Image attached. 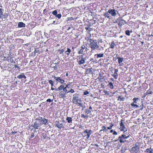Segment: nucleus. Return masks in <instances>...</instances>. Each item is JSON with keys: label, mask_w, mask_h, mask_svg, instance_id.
Here are the masks:
<instances>
[{"label": "nucleus", "mask_w": 153, "mask_h": 153, "mask_svg": "<svg viewBox=\"0 0 153 153\" xmlns=\"http://www.w3.org/2000/svg\"><path fill=\"white\" fill-rule=\"evenodd\" d=\"M104 55L103 53H99L95 54L94 57L95 58L98 59V58H100L103 57Z\"/></svg>", "instance_id": "obj_21"}, {"label": "nucleus", "mask_w": 153, "mask_h": 153, "mask_svg": "<svg viewBox=\"0 0 153 153\" xmlns=\"http://www.w3.org/2000/svg\"><path fill=\"white\" fill-rule=\"evenodd\" d=\"M90 13H91V16H94V13H93V12L91 11Z\"/></svg>", "instance_id": "obj_63"}, {"label": "nucleus", "mask_w": 153, "mask_h": 153, "mask_svg": "<svg viewBox=\"0 0 153 153\" xmlns=\"http://www.w3.org/2000/svg\"><path fill=\"white\" fill-rule=\"evenodd\" d=\"M65 94H64V93H61L58 95V96L60 98H63L64 99V98L66 97L65 96Z\"/></svg>", "instance_id": "obj_24"}, {"label": "nucleus", "mask_w": 153, "mask_h": 153, "mask_svg": "<svg viewBox=\"0 0 153 153\" xmlns=\"http://www.w3.org/2000/svg\"><path fill=\"white\" fill-rule=\"evenodd\" d=\"M58 51L59 52L60 54H62L64 51V49H62V50L59 49Z\"/></svg>", "instance_id": "obj_40"}, {"label": "nucleus", "mask_w": 153, "mask_h": 153, "mask_svg": "<svg viewBox=\"0 0 153 153\" xmlns=\"http://www.w3.org/2000/svg\"><path fill=\"white\" fill-rule=\"evenodd\" d=\"M90 47L93 50L95 49H98L99 48V45H97V41L94 40L92 41V42H91V43L90 44Z\"/></svg>", "instance_id": "obj_4"}, {"label": "nucleus", "mask_w": 153, "mask_h": 153, "mask_svg": "<svg viewBox=\"0 0 153 153\" xmlns=\"http://www.w3.org/2000/svg\"><path fill=\"white\" fill-rule=\"evenodd\" d=\"M91 112V111L90 110L86 109L85 113L87 114H89Z\"/></svg>", "instance_id": "obj_45"}, {"label": "nucleus", "mask_w": 153, "mask_h": 153, "mask_svg": "<svg viewBox=\"0 0 153 153\" xmlns=\"http://www.w3.org/2000/svg\"><path fill=\"white\" fill-rule=\"evenodd\" d=\"M58 19H56L55 20H54L53 23H52V24H58L60 23V22H59V21H58Z\"/></svg>", "instance_id": "obj_26"}, {"label": "nucleus", "mask_w": 153, "mask_h": 153, "mask_svg": "<svg viewBox=\"0 0 153 153\" xmlns=\"http://www.w3.org/2000/svg\"><path fill=\"white\" fill-rule=\"evenodd\" d=\"M54 16L53 15H51L50 17H49V19H54Z\"/></svg>", "instance_id": "obj_56"}, {"label": "nucleus", "mask_w": 153, "mask_h": 153, "mask_svg": "<svg viewBox=\"0 0 153 153\" xmlns=\"http://www.w3.org/2000/svg\"><path fill=\"white\" fill-rule=\"evenodd\" d=\"M52 77L53 78H54V79H55L56 80V79H57V77H56L55 76H53V75L52 76Z\"/></svg>", "instance_id": "obj_60"}, {"label": "nucleus", "mask_w": 153, "mask_h": 153, "mask_svg": "<svg viewBox=\"0 0 153 153\" xmlns=\"http://www.w3.org/2000/svg\"><path fill=\"white\" fill-rule=\"evenodd\" d=\"M87 58H88L87 57H85L84 58H83V60H84V61H85L86 60V59Z\"/></svg>", "instance_id": "obj_62"}, {"label": "nucleus", "mask_w": 153, "mask_h": 153, "mask_svg": "<svg viewBox=\"0 0 153 153\" xmlns=\"http://www.w3.org/2000/svg\"><path fill=\"white\" fill-rule=\"evenodd\" d=\"M26 35L27 36H30V35H31L32 34V33L31 32H29L28 33V34H27V33H26Z\"/></svg>", "instance_id": "obj_51"}, {"label": "nucleus", "mask_w": 153, "mask_h": 153, "mask_svg": "<svg viewBox=\"0 0 153 153\" xmlns=\"http://www.w3.org/2000/svg\"><path fill=\"white\" fill-rule=\"evenodd\" d=\"M34 53H35H35H38V54H40V51L38 50H35Z\"/></svg>", "instance_id": "obj_47"}, {"label": "nucleus", "mask_w": 153, "mask_h": 153, "mask_svg": "<svg viewBox=\"0 0 153 153\" xmlns=\"http://www.w3.org/2000/svg\"><path fill=\"white\" fill-rule=\"evenodd\" d=\"M74 92V90L72 89H71L69 91H68V93L70 92L71 93H73Z\"/></svg>", "instance_id": "obj_57"}, {"label": "nucleus", "mask_w": 153, "mask_h": 153, "mask_svg": "<svg viewBox=\"0 0 153 153\" xmlns=\"http://www.w3.org/2000/svg\"><path fill=\"white\" fill-rule=\"evenodd\" d=\"M52 13L54 16V18H57L58 19H60L61 18L62 16L61 14L60 13H59V12H58L57 10H55L53 11Z\"/></svg>", "instance_id": "obj_6"}, {"label": "nucleus", "mask_w": 153, "mask_h": 153, "mask_svg": "<svg viewBox=\"0 0 153 153\" xmlns=\"http://www.w3.org/2000/svg\"><path fill=\"white\" fill-rule=\"evenodd\" d=\"M63 91L65 92V94L68 93V91H67L66 88H64Z\"/></svg>", "instance_id": "obj_46"}, {"label": "nucleus", "mask_w": 153, "mask_h": 153, "mask_svg": "<svg viewBox=\"0 0 153 153\" xmlns=\"http://www.w3.org/2000/svg\"><path fill=\"white\" fill-rule=\"evenodd\" d=\"M66 120L68 123H71L72 122V118L70 117H67L66 118Z\"/></svg>", "instance_id": "obj_28"}, {"label": "nucleus", "mask_w": 153, "mask_h": 153, "mask_svg": "<svg viewBox=\"0 0 153 153\" xmlns=\"http://www.w3.org/2000/svg\"><path fill=\"white\" fill-rule=\"evenodd\" d=\"M102 130L105 131V132L108 131V130L107 129H106V128L104 126H103L102 127Z\"/></svg>", "instance_id": "obj_42"}, {"label": "nucleus", "mask_w": 153, "mask_h": 153, "mask_svg": "<svg viewBox=\"0 0 153 153\" xmlns=\"http://www.w3.org/2000/svg\"><path fill=\"white\" fill-rule=\"evenodd\" d=\"M89 93L88 91H86L83 92V94L85 95L89 94Z\"/></svg>", "instance_id": "obj_50"}, {"label": "nucleus", "mask_w": 153, "mask_h": 153, "mask_svg": "<svg viewBox=\"0 0 153 153\" xmlns=\"http://www.w3.org/2000/svg\"><path fill=\"white\" fill-rule=\"evenodd\" d=\"M117 10L114 9H109L108 10V13L109 14H111L112 16H115L117 15Z\"/></svg>", "instance_id": "obj_9"}, {"label": "nucleus", "mask_w": 153, "mask_h": 153, "mask_svg": "<svg viewBox=\"0 0 153 153\" xmlns=\"http://www.w3.org/2000/svg\"><path fill=\"white\" fill-rule=\"evenodd\" d=\"M41 126L39 121H36L35 122L34 124H33L31 126H32L35 129H38Z\"/></svg>", "instance_id": "obj_8"}, {"label": "nucleus", "mask_w": 153, "mask_h": 153, "mask_svg": "<svg viewBox=\"0 0 153 153\" xmlns=\"http://www.w3.org/2000/svg\"><path fill=\"white\" fill-rule=\"evenodd\" d=\"M131 105L132 107H135L136 108L139 107L138 105L137 104H134V103H131Z\"/></svg>", "instance_id": "obj_35"}, {"label": "nucleus", "mask_w": 153, "mask_h": 153, "mask_svg": "<svg viewBox=\"0 0 153 153\" xmlns=\"http://www.w3.org/2000/svg\"><path fill=\"white\" fill-rule=\"evenodd\" d=\"M42 137H42L43 139L44 140H45V139L46 138V137H47L46 134L43 133L42 134Z\"/></svg>", "instance_id": "obj_44"}, {"label": "nucleus", "mask_w": 153, "mask_h": 153, "mask_svg": "<svg viewBox=\"0 0 153 153\" xmlns=\"http://www.w3.org/2000/svg\"><path fill=\"white\" fill-rule=\"evenodd\" d=\"M94 40H92V39H88V41L90 42V43H91V42H92L93 41H94Z\"/></svg>", "instance_id": "obj_53"}, {"label": "nucleus", "mask_w": 153, "mask_h": 153, "mask_svg": "<svg viewBox=\"0 0 153 153\" xmlns=\"http://www.w3.org/2000/svg\"><path fill=\"white\" fill-rule=\"evenodd\" d=\"M55 126L58 128L60 129L62 128H64L63 124L60 123L59 121H56L55 122Z\"/></svg>", "instance_id": "obj_11"}, {"label": "nucleus", "mask_w": 153, "mask_h": 153, "mask_svg": "<svg viewBox=\"0 0 153 153\" xmlns=\"http://www.w3.org/2000/svg\"><path fill=\"white\" fill-rule=\"evenodd\" d=\"M53 68H54V70L57 71L58 70V68L56 65L53 67Z\"/></svg>", "instance_id": "obj_54"}, {"label": "nucleus", "mask_w": 153, "mask_h": 153, "mask_svg": "<svg viewBox=\"0 0 153 153\" xmlns=\"http://www.w3.org/2000/svg\"><path fill=\"white\" fill-rule=\"evenodd\" d=\"M144 152L148 153H153V149L150 147L146 149Z\"/></svg>", "instance_id": "obj_20"}, {"label": "nucleus", "mask_w": 153, "mask_h": 153, "mask_svg": "<svg viewBox=\"0 0 153 153\" xmlns=\"http://www.w3.org/2000/svg\"><path fill=\"white\" fill-rule=\"evenodd\" d=\"M17 78L19 79H21L22 78L26 79V77L24 74H22L17 76Z\"/></svg>", "instance_id": "obj_18"}, {"label": "nucleus", "mask_w": 153, "mask_h": 153, "mask_svg": "<svg viewBox=\"0 0 153 153\" xmlns=\"http://www.w3.org/2000/svg\"><path fill=\"white\" fill-rule=\"evenodd\" d=\"M90 61H92L93 62H94L95 61L94 60V59H91Z\"/></svg>", "instance_id": "obj_64"}, {"label": "nucleus", "mask_w": 153, "mask_h": 153, "mask_svg": "<svg viewBox=\"0 0 153 153\" xmlns=\"http://www.w3.org/2000/svg\"><path fill=\"white\" fill-rule=\"evenodd\" d=\"M56 82H59L61 84L63 83L65 81L63 79H62L60 77H57V78L56 80Z\"/></svg>", "instance_id": "obj_16"}, {"label": "nucleus", "mask_w": 153, "mask_h": 153, "mask_svg": "<svg viewBox=\"0 0 153 153\" xmlns=\"http://www.w3.org/2000/svg\"><path fill=\"white\" fill-rule=\"evenodd\" d=\"M126 34L128 36H130V30H127L125 31Z\"/></svg>", "instance_id": "obj_36"}, {"label": "nucleus", "mask_w": 153, "mask_h": 153, "mask_svg": "<svg viewBox=\"0 0 153 153\" xmlns=\"http://www.w3.org/2000/svg\"><path fill=\"white\" fill-rule=\"evenodd\" d=\"M114 75H112V76L114 77V78L116 79H117L118 77V74L117 72L118 71V69H115L114 70Z\"/></svg>", "instance_id": "obj_19"}, {"label": "nucleus", "mask_w": 153, "mask_h": 153, "mask_svg": "<svg viewBox=\"0 0 153 153\" xmlns=\"http://www.w3.org/2000/svg\"><path fill=\"white\" fill-rule=\"evenodd\" d=\"M34 103L37 104L39 102L38 99L36 97H34L33 98Z\"/></svg>", "instance_id": "obj_31"}, {"label": "nucleus", "mask_w": 153, "mask_h": 153, "mask_svg": "<svg viewBox=\"0 0 153 153\" xmlns=\"http://www.w3.org/2000/svg\"><path fill=\"white\" fill-rule=\"evenodd\" d=\"M133 102L132 103H134V104H137V102L139 101V99L138 98L134 97L133 99Z\"/></svg>", "instance_id": "obj_25"}, {"label": "nucleus", "mask_w": 153, "mask_h": 153, "mask_svg": "<svg viewBox=\"0 0 153 153\" xmlns=\"http://www.w3.org/2000/svg\"><path fill=\"white\" fill-rule=\"evenodd\" d=\"M123 121H124V120H121V122L120 123V130L121 131H125L126 128L125 127V126L123 122Z\"/></svg>", "instance_id": "obj_10"}, {"label": "nucleus", "mask_w": 153, "mask_h": 153, "mask_svg": "<svg viewBox=\"0 0 153 153\" xmlns=\"http://www.w3.org/2000/svg\"><path fill=\"white\" fill-rule=\"evenodd\" d=\"M77 104L79 105V106H80L81 107H82V110L85 108V106L82 105V104L81 103L77 102Z\"/></svg>", "instance_id": "obj_39"}, {"label": "nucleus", "mask_w": 153, "mask_h": 153, "mask_svg": "<svg viewBox=\"0 0 153 153\" xmlns=\"http://www.w3.org/2000/svg\"><path fill=\"white\" fill-rule=\"evenodd\" d=\"M64 88V86L63 85H61L59 87V91H61L62 90H63Z\"/></svg>", "instance_id": "obj_34"}, {"label": "nucleus", "mask_w": 153, "mask_h": 153, "mask_svg": "<svg viewBox=\"0 0 153 153\" xmlns=\"http://www.w3.org/2000/svg\"><path fill=\"white\" fill-rule=\"evenodd\" d=\"M25 27V24L22 22H19L18 24V27L19 28L24 27Z\"/></svg>", "instance_id": "obj_14"}, {"label": "nucleus", "mask_w": 153, "mask_h": 153, "mask_svg": "<svg viewBox=\"0 0 153 153\" xmlns=\"http://www.w3.org/2000/svg\"><path fill=\"white\" fill-rule=\"evenodd\" d=\"M89 27H85V29L86 30H88L89 28Z\"/></svg>", "instance_id": "obj_61"}, {"label": "nucleus", "mask_w": 153, "mask_h": 153, "mask_svg": "<svg viewBox=\"0 0 153 153\" xmlns=\"http://www.w3.org/2000/svg\"><path fill=\"white\" fill-rule=\"evenodd\" d=\"M104 16L105 17L108 18L109 19H110V17H111L110 16H109V13H108V11L107 12L105 13L104 14Z\"/></svg>", "instance_id": "obj_27"}, {"label": "nucleus", "mask_w": 153, "mask_h": 153, "mask_svg": "<svg viewBox=\"0 0 153 153\" xmlns=\"http://www.w3.org/2000/svg\"><path fill=\"white\" fill-rule=\"evenodd\" d=\"M108 85L109 86V87L111 89H112L114 88V86L113 84V83L111 82H109L108 84Z\"/></svg>", "instance_id": "obj_32"}, {"label": "nucleus", "mask_w": 153, "mask_h": 153, "mask_svg": "<svg viewBox=\"0 0 153 153\" xmlns=\"http://www.w3.org/2000/svg\"><path fill=\"white\" fill-rule=\"evenodd\" d=\"M71 83H72L71 82H70V83H68L67 85H66V83H64V85H66L65 87V88H69V87H68V86L70 85L71 84Z\"/></svg>", "instance_id": "obj_43"}, {"label": "nucleus", "mask_w": 153, "mask_h": 153, "mask_svg": "<svg viewBox=\"0 0 153 153\" xmlns=\"http://www.w3.org/2000/svg\"><path fill=\"white\" fill-rule=\"evenodd\" d=\"M8 16V15L7 13H4V15H3V18L4 19H6V18H7Z\"/></svg>", "instance_id": "obj_37"}, {"label": "nucleus", "mask_w": 153, "mask_h": 153, "mask_svg": "<svg viewBox=\"0 0 153 153\" xmlns=\"http://www.w3.org/2000/svg\"><path fill=\"white\" fill-rule=\"evenodd\" d=\"M113 134L114 135H117V133L115 131H114L113 132Z\"/></svg>", "instance_id": "obj_58"}, {"label": "nucleus", "mask_w": 153, "mask_h": 153, "mask_svg": "<svg viewBox=\"0 0 153 153\" xmlns=\"http://www.w3.org/2000/svg\"><path fill=\"white\" fill-rule=\"evenodd\" d=\"M92 132V130L87 129L82 132V134L83 137L86 136V138L88 139Z\"/></svg>", "instance_id": "obj_3"}, {"label": "nucleus", "mask_w": 153, "mask_h": 153, "mask_svg": "<svg viewBox=\"0 0 153 153\" xmlns=\"http://www.w3.org/2000/svg\"><path fill=\"white\" fill-rule=\"evenodd\" d=\"M53 100H51V99H50V98H49L47 100H46V101L47 102H51V101H53Z\"/></svg>", "instance_id": "obj_55"}, {"label": "nucleus", "mask_w": 153, "mask_h": 153, "mask_svg": "<svg viewBox=\"0 0 153 153\" xmlns=\"http://www.w3.org/2000/svg\"><path fill=\"white\" fill-rule=\"evenodd\" d=\"M140 107H141V108L140 109V110L141 111L143 110L144 107L145 108V106H144L143 103L141 104V105H140Z\"/></svg>", "instance_id": "obj_49"}, {"label": "nucleus", "mask_w": 153, "mask_h": 153, "mask_svg": "<svg viewBox=\"0 0 153 153\" xmlns=\"http://www.w3.org/2000/svg\"><path fill=\"white\" fill-rule=\"evenodd\" d=\"M125 99V98L124 97H121L120 96H119L118 97L117 100H120V101H124Z\"/></svg>", "instance_id": "obj_29"}, {"label": "nucleus", "mask_w": 153, "mask_h": 153, "mask_svg": "<svg viewBox=\"0 0 153 153\" xmlns=\"http://www.w3.org/2000/svg\"><path fill=\"white\" fill-rule=\"evenodd\" d=\"M74 19L72 17H68L66 19V21L67 22H68L70 20L71 21L72 20H73Z\"/></svg>", "instance_id": "obj_41"}, {"label": "nucleus", "mask_w": 153, "mask_h": 153, "mask_svg": "<svg viewBox=\"0 0 153 153\" xmlns=\"http://www.w3.org/2000/svg\"><path fill=\"white\" fill-rule=\"evenodd\" d=\"M139 149V148L137 146L135 145L134 146H133L132 148V150L135 153L137 152V150Z\"/></svg>", "instance_id": "obj_22"}, {"label": "nucleus", "mask_w": 153, "mask_h": 153, "mask_svg": "<svg viewBox=\"0 0 153 153\" xmlns=\"http://www.w3.org/2000/svg\"><path fill=\"white\" fill-rule=\"evenodd\" d=\"M54 82V81H53L51 80H49V83L50 84L52 87H53V85Z\"/></svg>", "instance_id": "obj_33"}, {"label": "nucleus", "mask_w": 153, "mask_h": 153, "mask_svg": "<svg viewBox=\"0 0 153 153\" xmlns=\"http://www.w3.org/2000/svg\"><path fill=\"white\" fill-rule=\"evenodd\" d=\"M117 22H118V25L120 27L126 23V21L123 20L121 18H118L117 20Z\"/></svg>", "instance_id": "obj_7"}, {"label": "nucleus", "mask_w": 153, "mask_h": 153, "mask_svg": "<svg viewBox=\"0 0 153 153\" xmlns=\"http://www.w3.org/2000/svg\"><path fill=\"white\" fill-rule=\"evenodd\" d=\"M4 11V10L2 8H0V19L1 18V14L3 13ZM2 17V16H1Z\"/></svg>", "instance_id": "obj_38"}, {"label": "nucleus", "mask_w": 153, "mask_h": 153, "mask_svg": "<svg viewBox=\"0 0 153 153\" xmlns=\"http://www.w3.org/2000/svg\"><path fill=\"white\" fill-rule=\"evenodd\" d=\"M71 52V50L68 48H67V50L65 51V52H68L69 53H70Z\"/></svg>", "instance_id": "obj_52"}, {"label": "nucleus", "mask_w": 153, "mask_h": 153, "mask_svg": "<svg viewBox=\"0 0 153 153\" xmlns=\"http://www.w3.org/2000/svg\"><path fill=\"white\" fill-rule=\"evenodd\" d=\"M36 120L39 121L41 126L43 124L45 125H48L49 122L48 120L44 117L43 118L39 116L36 118Z\"/></svg>", "instance_id": "obj_2"}, {"label": "nucleus", "mask_w": 153, "mask_h": 153, "mask_svg": "<svg viewBox=\"0 0 153 153\" xmlns=\"http://www.w3.org/2000/svg\"><path fill=\"white\" fill-rule=\"evenodd\" d=\"M79 59L80 60L78 61L79 64L80 65L82 64H83L85 63V61H84V60H83V59L82 55H81V56H80L79 57Z\"/></svg>", "instance_id": "obj_13"}, {"label": "nucleus", "mask_w": 153, "mask_h": 153, "mask_svg": "<svg viewBox=\"0 0 153 153\" xmlns=\"http://www.w3.org/2000/svg\"><path fill=\"white\" fill-rule=\"evenodd\" d=\"M153 93V92L152 91H151L150 89H149L146 92L144 93V96L143 97L144 98L146 97V96L147 95Z\"/></svg>", "instance_id": "obj_17"}, {"label": "nucleus", "mask_w": 153, "mask_h": 153, "mask_svg": "<svg viewBox=\"0 0 153 153\" xmlns=\"http://www.w3.org/2000/svg\"><path fill=\"white\" fill-rule=\"evenodd\" d=\"M15 66L14 67L15 68H17L19 69H20V67L19 66H18L17 65H14Z\"/></svg>", "instance_id": "obj_59"}, {"label": "nucleus", "mask_w": 153, "mask_h": 153, "mask_svg": "<svg viewBox=\"0 0 153 153\" xmlns=\"http://www.w3.org/2000/svg\"><path fill=\"white\" fill-rule=\"evenodd\" d=\"M114 125L113 124H111L109 127H107L108 129H111L112 127Z\"/></svg>", "instance_id": "obj_48"}, {"label": "nucleus", "mask_w": 153, "mask_h": 153, "mask_svg": "<svg viewBox=\"0 0 153 153\" xmlns=\"http://www.w3.org/2000/svg\"><path fill=\"white\" fill-rule=\"evenodd\" d=\"M131 136L129 132H127V129L123 132V133L119 137V142L121 143H130L133 141V140L131 137Z\"/></svg>", "instance_id": "obj_1"}, {"label": "nucleus", "mask_w": 153, "mask_h": 153, "mask_svg": "<svg viewBox=\"0 0 153 153\" xmlns=\"http://www.w3.org/2000/svg\"><path fill=\"white\" fill-rule=\"evenodd\" d=\"M92 69V68L87 69L85 71V74H88L91 73L92 74V71L91 70Z\"/></svg>", "instance_id": "obj_23"}, {"label": "nucleus", "mask_w": 153, "mask_h": 153, "mask_svg": "<svg viewBox=\"0 0 153 153\" xmlns=\"http://www.w3.org/2000/svg\"><path fill=\"white\" fill-rule=\"evenodd\" d=\"M79 97V95L76 94L74 97L73 100V102L75 104H77L78 102V98Z\"/></svg>", "instance_id": "obj_12"}, {"label": "nucleus", "mask_w": 153, "mask_h": 153, "mask_svg": "<svg viewBox=\"0 0 153 153\" xmlns=\"http://www.w3.org/2000/svg\"><path fill=\"white\" fill-rule=\"evenodd\" d=\"M116 46V45L114 43V42L113 41L111 43V44L110 46V48H114V46Z\"/></svg>", "instance_id": "obj_30"}, {"label": "nucleus", "mask_w": 153, "mask_h": 153, "mask_svg": "<svg viewBox=\"0 0 153 153\" xmlns=\"http://www.w3.org/2000/svg\"><path fill=\"white\" fill-rule=\"evenodd\" d=\"M87 48H86L85 46L83 45L81 47V48H78L77 49V50L78 51V53L79 54H83V52H85L87 51Z\"/></svg>", "instance_id": "obj_5"}, {"label": "nucleus", "mask_w": 153, "mask_h": 153, "mask_svg": "<svg viewBox=\"0 0 153 153\" xmlns=\"http://www.w3.org/2000/svg\"><path fill=\"white\" fill-rule=\"evenodd\" d=\"M118 60V63L120 65V66H122L123 65V63H122V62H123V58L118 57L117 58Z\"/></svg>", "instance_id": "obj_15"}]
</instances>
